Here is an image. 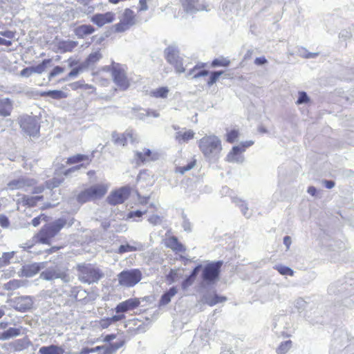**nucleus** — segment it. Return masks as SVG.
Returning a JSON list of instances; mask_svg holds the SVG:
<instances>
[{"mask_svg": "<svg viewBox=\"0 0 354 354\" xmlns=\"http://www.w3.org/2000/svg\"><path fill=\"white\" fill-rule=\"evenodd\" d=\"M196 165V160H192L188 162L186 165L182 167H178L176 169V171L181 175L184 174L185 171L192 169Z\"/></svg>", "mask_w": 354, "mask_h": 354, "instance_id": "obj_40", "label": "nucleus"}, {"mask_svg": "<svg viewBox=\"0 0 354 354\" xmlns=\"http://www.w3.org/2000/svg\"><path fill=\"white\" fill-rule=\"evenodd\" d=\"M115 19V14L112 12H107L102 14H95L92 16L91 21L99 27L106 24L111 23Z\"/></svg>", "mask_w": 354, "mask_h": 354, "instance_id": "obj_16", "label": "nucleus"}, {"mask_svg": "<svg viewBox=\"0 0 354 354\" xmlns=\"http://www.w3.org/2000/svg\"><path fill=\"white\" fill-rule=\"evenodd\" d=\"M230 62V60L221 57L218 59H214L212 62V66L218 67V66H229Z\"/></svg>", "mask_w": 354, "mask_h": 354, "instance_id": "obj_42", "label": "nucleus"}, {"mask_svg": "<svg viewBox=\"0 0 354 354\" xmlns=\"http://www.w3.org/2000/svg\"><path fill=\"white\" fill-rule=\"evenodd\" d=\"M165 56L167 61L172 65L177 73L185 72L188 64L185 63L183 58L180 56L179 51L173 46H169L165 50Z\"/></svg>", "mask_w": 354, "mask_h": 354, "instance_id": "obj_6", "label": "nucleus"}, {"mask_svg": "<svg viewBox=\"0 0 354 354\" xmlns=\"http://www.w3.org/2000/svg\"><path fill=\"white\" fill-rule=\"evenodd\" d=\"M121 20L126 23V24L129 25L130 26L134 24V15L133 12L127 8L124 10Z\"/></svg>", "mask_w": 354, "mask_h": 354, "instance_id": "obj_31", "label": "nucleus"}, {"mask_svg": "<svg viewBox=\"0 0 354 354\" xmlns=\"http://www.w3.org/2000/svg\"><path fill=\"white\" fill-rule=\"evenodd\" d=\"M61 248H62V246H53L48 249H47L45 252L48 254H53L54 252H57L58 250H59Z\"/></svg>", "mask_w": 354, "mask_h": 354, "instance_id": "obj_60", "label": "nucleus"}, {"mask_svg": "<svg viewBox=\"0 0 354 354\" xmlns=\"http://www.w3.org/2000/svg\"><path fill=\"white\" fill-rule=\"evenodd\" d=\"M310 100L309 97L305 91L299 92V97L296 102L297 104H303L308 102Z\"/></svg>", "mask_w": 354, "mask_h": 354, "instance_id": "obj_46", "label": "nucleus"}, {"mask_svg": "<svg viewBox=\"0 0 354 354\" xmlns=\"http://www.w3.org/2000/svg\"><path fill=\"white\" fill-rule=\"evenodd\" d=\"M116 337V334H109V335H106L104 339H103V341L104 342H106V343H109L111 342V341H112L113 339H115Z\"/></svg>", "mask_w": 354, "mask_h": 354, "instance_id": "obj_62", "label": "nucleus"}, {"mask_svg": "<svg viewBox=\"0 0 354 354\" xmlns=\"http://www.w3.org/2000/svg\"><path fill=\"white\" fill-rule=\"evenodd\" d=\"M44 196H24L23 198V202L24 205L28 207H34L37 205L38 201L43 200Z\"/></svg>", "mask_w": 354, "mask_h": 354, "instance_id": "obj_33", "label": "nucleus"}, {"mask_svg": "<svg viewBox=\"0 0 354 354\" xmlns=\"http://www.w3.org/2000/svg\"><path fill=\"white\" fill-rule=\"evenodd\" d=\"M50 59H44L41 63L39 64L37 66H32V71L34 73L41 74L42 73L46 68L47 65L50 63Z\"/></svg>", "mask_w": 354, "mask_h": 354, "instance_id": "obj_35", "label": "nucleus"}, {"mask_svg": "<svg viewBox=\"0 0 354 354\" xmlns=\"http://www.w3.org/2000/svg\"><path fill=\"white\" fill-rule=\"evenodd\" d=\"M140 249V247H137L136 245H131L129 244L122 245L118 248V253L123 254L128 252H135Z\"/></svg>", "mask_w": 354, "mask_h": 354, "instance_id": "obj_39", "label": "nucleus"}, {"mask_svg": "<svg viewBox=\"0 0 354 354\" xmlns=\"http://www.w3.org/2000/svg\"><path fill=\"white\" fill-rule=\"evenodd\" d=\"M112 76L115 84L122 90H126L129 86V82L126 73L119 64H113L112 67Z\"/></svg>", "mask_w": 354, "mask_h": 354, "instance_id": "obj_8", "label": "nucleus"}, {"mask_svg": "<svg viewBox=\"0 0 354 354\" xmlns=\"http://www.w3.org/2000/svg\"><path fill=\"white\" fill-rule=\"evenodd\" d=\"M32 67H27V68H24L21 72H20V75L22 77H29L33 73L32 71Z\"/></svg>", "mask_w": 354, "mask_h": 354, "instance_id": "obj_56", "label": "nucleus"}, {"mask_svg": "<svg viewBox=\"0 0 354 354\" xmlns=\"http://www.w3.org/2000/svg\"><path fill=\"white\" fill-rule=\"evenodd\" d=\"M8 284L10 288L15 289L19 288L21 286V283L19 280H12L10 281Z\"/></svg>", "mask_w": 354, "mask_h": 354, "instance_id": "obj_58", "label": "nucleus"}, {"mask_svg": "<svg viewBox=\"0 0 354 354\" xmlns=\"http://www.w3.org/2000/svg\"><path fill=\"white\" fill-rule=\"evenodd\" d=\"M147 212V211L141 212L140 210L137 211H131L128 213L127 214V218H133L134 217H142L143 214H145Z\"/></svg>", "mask_w": 354, "mask_h": 354, "instance_id": "obj_54", "label": "nucleus"}, {"mask_svg": "<svg viewBox=\"0 0 354 354\" xmlns=\"http://www.w3.org/2000/svg\"><path fill=\"white\" fill-rule=\"evenodd\" d=\"M47 218L48 217L46 215H45L44 214H41L40 215L34 218L32 220V225L35 227H37L41 223V221H46L48 220Z\"/></svg>", "mask_w": 354, "mask_h": 354, "instance_id": "obj_48", "label": "nucleus"}, {"mask_svg": "<svg viewBox=\"0 0 354 354\" xmlns=\"http://www.w3.org/2000/svg\"><path fill=\"white\" fill-rule=\"evenodd\" d=\"M292 342L288 340L282 342L278 347L277 352L278 354H286L291 348Z\"/></svg>", "mask_w": 354, "mask_h": 354, "instance_id": "obj_38", "label": "nucleus"}, {"mask_svg": "<svg viewBox=\"0 0 354 354\" xmlns=\"http://www.w3.org/2000/svg\"><path fill=\"white\" fill-rule=\"evenodd\" d=\"M178 290L176 287H171L169 290L165 292L160 297L159 300V306H165L168 304L171 298L176 295Z\"/></svg>", "mask_w": 354, "mask_h": 354, "instance_id": "obj_26", "label": "nucleus"}, {"mask_svg": "<svg viewBox=\"0 0 354 354\" xmlns=\"http://www.w3.org/2000/svg\"><path fill=\"white\" fill-rule=\"evenodd\" d=\"M206 64L205 63H198L195 65L192 69H190L185 75L186 77H189L194 73H195L198 70H203V68L205 66Z\"/></svg>", "mask_w": 354, "mask_h": 354, "instance_id": "obj_47", "label": "nucleus"}, {"mask_svg": "<svg viewBox=\"0 0 354 354\" xmlns=\"http://www.w3.org/2000/svg\"><path fill=\"white\" fill-rule=\"evenodd\" d=\"M124 314L115 315L111 317L102 318L99 321V326L102 329L109 328L112 324L124 319Z\"/></svg>", "mask_w": 354, "mask_h": 354, "instance_id": "obj_22", "label": "nucleus"}, {"mask_svg": "<svg viewBox=\"0 0 354 354\" xmlns=\"http://www.w3.org/2000/svg\"><path fill=\"white\" fill-rule=\"evenodd\" d=\"M275 269L282 275L292 276L294 274L293 270L286 266H277Z\"/></svg>", "mask_w": 354, "mask_h": 354, "instance_id": "obj_43", "label": "nucleus"}, {"mask_svg": "<svg viewBox=\"0 0 354 354\" xmlns=\"http://www.w3.org/2000/svg\"><path fill=\"white\" fill-rule=\"evenodd\" d=\"M140 302L139 298L134 297L119 303L115 308L116 315H122L126 312L135 310L140 306Z\"/></svg>", "mask_w": 354, "mask_h": 354, "instance_id": "obj_13", "label": "nucleus"}, {"mask_svg": "<svg viewBox=\"0 0 354 354\" xmlns=\"http://www.w3.org/2000/svg\"><path fill=\"white\" fill-rule=\"evenodd\" d=\"M221 265L219 261L207 264L203 271V279L209 283L214 282L219 276Z\"/></svg>", "mask_w": 354, "mask_h": 354, "instance_id": "obj_9", "label": "nucleus"}, {"mask_svg": "<svg viewBox=\"0 0 354 354\" xmlns=\"http://www.w3.org/2000/svg\"><path fill=\"white\" fill-rule=\"evenodd\" d=\"M37 95L41 97L48 96L54 100H61L67 97V94L66 93L59 90H50L48 91L37 92Z\"/></svg>", "mask_w": 354, "mask_h": 354, "instance_id": "obj_24", "label": "nucleus"}, {"mask_svg": "<svg viewBox=\"0 0 354 354\" xmlns=\"http://www.w3.org/2000/svg\"><path fill=\"white\" fill-rule=\"evenodd\" d=\"M86 161L88 163L91 161L89 156L84 154H76L67 159L66 163L68 165H73L79 163L81 162Z\"/></svg>", "mask_w": 354, "mask_h": 354, "instance_id": "obj_29", "label": "nucleus"}, {"mask_svg": "<svg viewBox=\"0 0 354 354\" xmlns=\"http://www.w3.org/2000/svg\"><path fill=\"white\" fill-rule=\"evenodd\" d=\"M39 353V354H64V349L62 346L50 345L41 347Z\"/></svg>", "mask_w": 354, "mask_h": 354, "instance_id": "obj_25", "label": "nucleus"}, {"mask_svg": "<svg viewBox=\"0 0 354 354\" xmlns=\"http://www.w3.org/2000/svg\"><path fill=\"white\" fill-rule=\"evenodd\" d=\"M107 192V187L104 185H95L82 191L77 196V201L84 203L90 201L101 198Z\"/></svg>", "mask_w": 354, "mask_h": 354, "instance_id": "obj_5", "label": "nucleus"}, {"mask_svg": "<svg viewBox=\"0 0 354 354\" xmlns=\"http://www.w3.org/2000/svg\"><path fill=\"white\" fill-rule=\"evenodd\" d=\"M125 344V340L124 339H119L117 342L113 344H109V345L106 348L105 353L107 354H111L117 351L119 348L122 347Z\"/></svg>", "mask_w": 354, "mask_h": 354, "instance_id": "obj_32", "label": "nucleus"}, {"mask_svg": "<svg viewBox=\"0 0 354 354\" xmlns=\"http://www.w3.org/2000/svg\"><path fill=\"white\" fill-rule=\"evenodd\" d=\"M130 26L120 19V21L114 25L113 28L117 32H122L129 28Z\"/></svg>", "mask_w": 354, "mask_h": 354, "instance_id": "obj_44", "label": "nucleus"}, {"mask_svg": "<svg viewBox=\"0 0 354 354\" xmlns=\"http://www.w3.org/2000/svg\"><path fill=\"white\" fill-rule=\"evenodd\" d=\"M16 308L21 311L25 312L31 309L32 306V301L30 297H20L17 298L15 301Z\"/></svg>", "mask_w": 354, "mask_h": 354, "instance_id": "obj_18", "label": "nucleus"}, {"mask_svg": "<svg viewBox=\"0 0 354 354\" xmlns=\"http://www.w3.org/2000/svg\"><path fill=\"white\" fill-rule=\"evenodd\" d=\"M183 10L188 14L193 15L198 11L206 10L207 5L203 0H180Z\"/></svg>", "mask_w": 354, "mask_h": 354, "instance_id": "obj_11", "label": "nucleus"}, {"mask_svg": "<svg viewBox=\"0 0 354 354\" xmlns=\"http://www.w3.org/2000/svg\"><path fill=\"white\" fill-rule=\"evenodd\" d=\"M20 127L22 130L30 137H38L39 126L35 118L24 116L20 120Z\"/></svg>", "mask_w": 354, "mask_h": 354, "instance_id": "obj_7", "label": "nucleus"}, {"mask_svg": "<svg viewBox=\"0 0 354 354\" xmlns=\"http://www.w3.org/2000/svg\"><path fill=\"white\" fill-rule=\"evenodd\" d=\"M71 295L77 300V301H82L86 299V297L81 298L79 297V294L81 292H83L84 294H86V291L83 289L82 286H75L72 288L71 290Z\"/></svg>", "mask_w": 354, "mask_h": 354, "instance_id": "obj_37", "label": "nucleus"}, {"mask_svg": "<svg viewBox=\"0 0 354 354\" xmlns=\"http://www.w3.org/2000/svg\"><path fill=\"white\" fill-rule=\"evenodd\" d=\"M66 220L63 218H58L54 222L44 225L34 236L35 243L50 245L52 239L66 225Z\"/></svg>", "mask_w": 354, "mask_h": 354, "instance_id": "obj_1", "label": "nucleus"}, {"mask_svg": "<svg viewBox=\"0 0 354 354\" xmlns=\"http://www.w3.org/2000/svg\"><path fill=\"white\" fill-rule=\"evenodd\" d=\"M209 71L207 70H198L192 75H191L189 77H192V79H197L201 77H205L207 76L209 74Z\"/></svg>", "mask_w": 354, "mask_h": 354, "instance_id": "obj_51", "label": "nucleus"}, {"mask_svg": "<svg viewBox=\"0 0 354 354\" xmlns=\"http://www.w3.org/2000/svg\"><path fill=\"white\" fill-rule=\"evenodd\" d=\"M40 277L45 280H53L56 279L65 280L68 277V274L65 271H62L58 268H48L43 271Z\"/></svg>", "mask_w": 354, "mask_h": 354, "instance_id": "obj_15", "label": "nucleus"}, {"mask_svg": "<svg viewBox=\"0 0 354 354\" xmlns=\"http://www.w3.org/2000/svg\"><path fill=\"white\" fill-rule=\"evenodd\" d=\"M165 245L175 252H185V248L174 236H171L165 239Z\"/></svg>", "mask_w": 354, "mask_h": 354, "instance_id": "obj_20", "label": "nucleus"}, {"mask_svg": "<svg viewBox=\"0 0 354 354\" xmlns=\"http://www.w3.org/2000/svg\"><path fill=\"white\" fill-rule=\"evenodd\" d=\"M10 225V221L8 217L3 214H0V226L3 228H7Z\"/></svg>", "mask_w": 354, "mask_h": 354, "instance_id": "obj_53", "label": "nucleus"}, {"mask_svg": "<svg viewBox=\"0 0 354 354\" xmlns=\"http://www.w3.org/2000/svg\"><path fill=\"white\" fill-rule=\"evenodd\" d=\"M86 167L84 164H80L78 165L72 167L71 168H66L64 166L62 165L58 169H55V173L57 175L63 174L66 176H78L82 175L86 173ZM86 174L88 176H92L95 174V171L93 170H89L86 171Z\"/></svg>", "mask_w": 354, "mask_h": 354, "instance_id": "obj_10", "label": "nucleus"}, {"mask_svg": "<svg viewBox=\"0 0 354 354\" xmlns=\"http://www.w3.org/2000/svg\"><path fill=\"white\" fill-rule=\"evenodd\" d=\"M64 71V68H62L59 66H55L49 74V77H48L49 80H50L53 77L57 76V75L62 73Z\"/></svg>", "mask_w": 354, "mask_h": 354, "instance_id": "obj_50", "label": "nucleus"}, {"mask_svg": "<svg viewBox=\"0 0 354 354\" xmlns=\"http://www.w3.org/2000/svg\"><path fill=\"white\" fill-rule=\"evenodd\" d=\"M118 283L121 286L131 288L142 279V273L138 268L125 270L118 274Z\"/></svg>", "mask_w": 354, "mask_h": 354, "instance_id": "obj_4", "label": "nucleus"}, {"mask_svg": "<svg viewBox=\"0 0 354 354\" xmlns=\"http://www.w3.org/2000/svg\"><path fill=\"white\" fill-rule=\"evenodd\" d=\"M136 158L138 161L145 163L151 160H156L157 154L152 153L149 149H144L142 151H136Z\"/></svg>", "mask_w": 354, "mask_h": 354, "instance_id": "obj_19", "label": "nucleus"}, {"mask_svg": "<svg viewBox=\"0 0 354 354\" xmlns=\"http://www.w3.org/2000/svg\"><path fill=\"white\" fill-rule=\"evenodd\" d=\"M239 135V131L233 129L227 133L226 140L230 143H234Z\"/></svg>", "mask_w": 354, "mask_h": 354, "instance_id": "obj_45", "label": "nucleus"}, {"mask_svg": "<svg viewBox=\"0 0 354 354\" xmlns=\"http://www.w3.org/2000/svg\"><path fill=\"white\" fill-rule=\"evenodd\" d=\"M112 138L115 144L122 146L126 145L129 139H130L131 141H133L132 134L130 133H126L120 136L114 132L112 134Z\"/></svg>", "mask_w": 354, "mask_h": 354, "instance_id": "obj_27", "label": "nucleus"}, {"mask_svg": "<svg viewBox=\"0 0 354 354\" xmlns=\"http://www.w3.org/2000/svg\"><path fill=\"white\" fill-rule=\"evenodd\" d=\"M254 62L256 65L261 66L267 64L268 60L265 57H257Z\"/></svg>", "mask_w": 354, "mask_h": 354, "instance_id": "obj_57", "label": "nucleus"}, {"mask_svg": "<svg viewBox=\"0 0 354 354\" xmlns=\"http://www.w3.org/2000/svg\"><path fill=\"white\" fill-rule=\"evenodd\" d=\"M149 196H138V201L140 205H146L148 203Z\"/></svg>", "mask_w": 354, "mask_h": 354, "instance_id": "obj_63", "label": "nucleus"}, {"mask_svg": "<svg viewBox=\"0 0 354 354\" xmlns=\"http://www.w3.org/2000/svg\"><path fill=\"white\" fill-rule=\"evenodd\" d=\"M12 257V255L10 253H8V252L3 253V256H2V258L3 259V261H4L5 264H8L9 263V260Z\"/></svg>", "mask_w": 354, "mask_h": 354, "instance_id": "obj_64", "label": "nucleus"}, {"mask_svg": "<svg viewBox=\"0 0 354 354\" xmlns=\"http://www.w3.org/2000/svg\"><path fill=\"white\" fill-rule=\"evenodd\" d=\"M223 71H212L210 73V77L207 82L208 86H212L216 82L219 77L223 74Z\"/></svg>", "mask_w": 354, "mask_h": 354, "instance_id": "obj_41", "label": "nucleus"}, {"mask_svg": "<svg viewBox=\"0 0 354 354\" xmlns=\"http://www.w3.org/2000/svg\"><path fill=\"white\" fill-rule=\"evenodd\" d=\"M0 35L11 39L14 38L15 32L11 30L0 31Z\"/></svg>", "mask_w": 354, "mask_h": 354, "instance_id": "obj_59", "label": "nucleus"}, {"mask_svg": "<svg viewBox=\"0 0 354 354\" xmlns=\"http://www.w3.org/2000/svg\"><path fill=\"white\" fill-rule=\"evenodd\" d=\"M226 300L227 298L225 297L214 294L212 297L206 299V304L210 306H213L218 303L224 302Z\"/></svg>", "mask_w": 354, "mask_h": 354, "instance_id": "obj_34", "label": "nucleus"}, {"mask_svg": "<svg viewBox=\"0 0 354 354\" xmlns=\"http://www.w3.org/2000/svg\"><path fill=\"white\" fill-rule=\"evenodd\" d=\"M95 31V28L91 25H80L75 28V33L78 38H84V37L91 35Z\"/></svg>", "mask_w": 354, "mask_h": 354, "instance_id": "obj_23", "label": "nucleus"}, {"mask_svg": "<svg viewBox=\"0 0 354 354\" xmlns=\"http://www.w3.org/2000/svg\"><path fill=\"white\" fill-rule=\"evenodd\" d=\"M148 221L150 223L156 225L161 223L162 218L158 215H152L148 218Z\"/></svg>", "mask_w": 354, "mask_h": 354, "instance_id": "obj_55", "label": "nucleus"}, {"mask_svg": "<svg viewBox=\"0 0 354 354\" xmlns=\"http://www.w3.org/2000/svg\"><path fill=\"white\" fill-rule=\"evenodd\" d=\"M10 345L12 348H14L15 351H20L24 348L23 342L21 339H18L15 342H12Z\"/></svg>", "mask_w": 354, "mask_h": 354, "instance_id": "obj_52", "label": "nucleus"}, {"mask_svg": "<svg viewBox=\"0 0 354 354\" xmlns=\"http://www.w3.org/2000/svg\"><path fill=\"white\" fill-rule=\"evenodd\" d=\"M244 151V147L239 145L234 146L227 155L225 160L229 162L243 163L245 160L244 156L243 155Z\"/></svg>", "mask_w": 354, "mask_h": 354, "instance_id": "obj_14", "label": "nucleus"}, {"mask_svg": "<svg viewBox=\"0 0 354 354\" xmlns=\"http://www.w3.org/2000/svg\"><path fill=\"white\" fill-rule=\"evenodd\" d=\"M169 93L167 87H160L151 91V95L156 97L165 98Z\"/></svg>", "mask_w": 354, "mask_h": 354, "instance_id": "obj_36", "label": "nucleus"}, {"mask_svg": "<svg viewBox=\"0 0 354 354\" xmlns=\"http://www.w3.org/2000/svg\"><path fill=\"white\" fill-rule=\"evenodd\" d=\"M198 147L203 156L209 160H216L222 150L221 140L214 135L205 136L200 139Z\"/></svg>", "mask_w": 354, "mask_h": 354, "instance_id": "obj_3", "label": "nucleus"}, {"mask_svg": "<svg viewBox=\"0 0 354 354\" xmlns=\"http://www.w3.org/2000/svg\"><path fill=\"white\" fill-rule=\"evenodd\" d=\"M20 334V330L15 328H10L7 330L0 333V340L8 339Z\"/></svg>", "mask_w": 354, "mask_h": 354, "instance_id": "obj_30", "label": "nucleus"}, {"mask_svg": "<svg viewBox=\"0 0 354 354\" xmlns=\"http://www.w3.org/2000/svg\"><path fill=\"white\" fill-rule=\"evenodd\" d=\"M102 57L100 50L95 51L89 54L85 61V65L90 67L97 63Z\"/></svg>", "mask_w": 354, "mask_h": 354, "instance_id": "obj_28", "label": "nucleus"}, {"mask_svg": "<svg viewBox=\"0 0 354 354\" xmlns=\"http://www.w3.org/2000/svg\"><path fill=\"white\" fill-rule=\"evenodd\" d=\"M80 68H74L71 70V71L68 74L67 77H73L77 76L80 73Z\"/></svg>", "mask_w": 354, "mask_h": 354, "instance_id": "obj_61", "label": "nucleus"}, {"mask_svg": "<svg viewBox=\"0 0 354 354\" xmlns=\"http://www.w3.org/2000/svg\"><path fill=\"white\" fill-rule=\"evenodd\" d=\"M299 54L301 57L307 59L315 58L319 55L318 53H308L305 48H301V50H299Z\"/></svg>", "mask_w": 354, "mask_h": 354, "instance_id": "obj_49", "label": "nucleus"}, {"mask_svg": "<svg viewBox=\"0 0 354 354\" xmlns=\"http://www.w3.org/2000/svg\"><path fill=\"white\" fill-rule=\"evenodd\" d=\"M13 109L12 101L8 98H0V115L7 117L10 115Z\"/></svg>", "mask_w": 354, "mask_h": 354, "instance_id": "obj_21", "label": "nucleus"}, {"mask_svg": "<svg viewBox=\"0 0 354 354\" xmlns=\"http://www.w3.org/2000/svg\"><path fill=\"white\" fill-rule=\"evenodd\" d=\"M76 270L79 281L83 283H98L104 277L102 270L93 263H78L76 266Z\"/></svg>", "mask_w": 354, "mask_h": 354, "instance_id": "obj_2", "label": "nucleus"}, {"mask_svg": "<svg viewBox=\"0 0 354 354\" xmlns=\"http://www.w3.org/2000/svg\"><path fill=\"white\" fill-rule=\"evenodd\" d=\"M174 130L177 131L175 135V139L179 143L187 142L189 140L192 139L194 136L195 133L192 130L185 131V129H182L178 126L173 125Z\"/></svg>", "mask_w": 354, "mask_h": 354, "instance_id": "obj_17", "label": "nucleus"}, {"mask_svg": "<svg viewBox=\"0 0 354 354\" xmlns=\"http://www.w3.org/2000/svg\"><path fill=\"white\" fill-rule=\"evenodd\" d=\"M130 195V189L127 187H121L113 191L107 197L106 201L111 205H116L124 203Z\"/></svg>", "mask_w": 354, "mask_h": 354, "instance_id": "obj_12", "label": "nucleus"}]
</instances>
